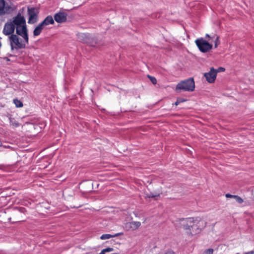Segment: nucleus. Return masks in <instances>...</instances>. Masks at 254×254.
<instances>
[{
  "label": "nucleus",
  "instance_id": "1",
  "mask_svg": "<svg viewBox=\"0 0 254 254\" xmlns=\"http://www.w3.org/2000/svg\"><path fill=\"white\" fill-rule=\"evenodd\" d=\"M16 34L8 36V41L11 50L25 49L29 44V37L26 24L16 27Z\"/></svg>",
  "mask_w": 254,
  "mask_h": 254
},
{
  "label": "nucleus",
  "instance_id": "2",
  "mask_svg": "<svg viewBox=\"0 0 254 254\" xmlns=\"http://www.w3.org/2000/svg\"><path fill=\"white\" fill-rule=\"evenodd\" d=\"M180 227L185 230L188 235L193 236L199 233L206 223L200 219L188 218L180 219Z\"/></svg>",
  "mask_w": 254,
  "mask_h": 254
},
{
  "label": "nucleus",
  "instance_id": "3",
  "mask_svg": "<svg viewBox=\"0 0 254 254\" xmlns=\"http://www.w3.org/2000/svg\"><path fill=\"white\" fill-rule=\"evenodd\" d=\"M195 88V83L193 78H189L180 82L176 87V91L181 92L183 91H193Z\"/></svg>",
  "mask_w": 254,
  "mask_h": 254
},
{
  "label": "nucleus",
  "instance_id": "4",
  "mask_svg": "<svg viewBox=\"0 0 254 254\" xmlns=\"http://www.w3.org/2000/svg\"><path fill=\"white\" fill-rule=\"evenodd\" d=\"M195 43L199 51L202 53H206L212 48V45L209 43L203 38L197 39Z\"/></svg>",
  "mask_w": 254,
  "mask_h": 254
},
{
  "label": "nucleus",
  "instance_id": "5",
  "mask_svg": "<svg viewBox=\"0 0 254 254\" xmlns=\"http://www.w3.org/2000/svg\"><path fill=\"white\" fill-rule=\"evenodd\" d=\"M39 9L36 7H28L27 14L29 16L28 23L33 24L37 21Z\"/></svg>",
  "mask_w": 254,
  "mask_h": 254
},
{
  "label": "nucleus",
  "instance_id": "6",
  "mask_svg": "<svg viewBox=\"0 0 254 254\" xmlns=\"http://www.w3.org/2000/svg\"><path fill=\"white\" fill-rule=\"evenodd\" d=\"M13 11V9L9 5H6L4 0H0V16L6 14H9Z\"/></svg>",
  "mask_w": 254,
  "mask_h": 254
},
{
  "label": "nucleus",
  "instance_id": "7",
  "mask_svg": "<svg viewBox=\"0 0 254 254\" xmlns=\"http://www.w3.org/2000/svg\"><path fill=\"white\" fill-rule=\"evenodd\" d=\"M16 27L11 21L7 22L4 24L2 32L5 35L10 36L14 35L13 33Z\"/></svg>",
  "mask_w": 254,
  "mask_h": 254
},
{
  "label": "nucleus",
  "instance_id": "8",
  "mask_svg": "<svg viewBox=\"0 0 254 254\" xmlns=\"http://www.w3.org/2000/svg\"><path fill=\"white\" fill-rule=\"evenodd\" d=\"M15 27L17 26H22L23 24H26V20L24 16L21 15V13H18L17 15L13 17L12 20L11 21Z\"/></svg>",
  "mask_w": 254,
  "mask_h": 254
},
{
  "label": "nucleus",
  "instance_id": "9",
  "mask_svg": "<svg viewBox=\"0 0 254 254\" xmlns=\"http://www.w3.org/2000/svg\"><path fill=\"white\" fill-rule=\"evenodd\" d=\"M206 80L210 83H213L216 78L217 71L214 67L210 68V70L209 72H206L204 74Z\"/></svg>",
  "mask_w": 254,
  "mask_h": 254
},
{
  "label": "nucleus",
  "instance_id": "10",
  "mask_svg": "<svg viewBox=\"0 0 254 254\" xmlns=\"http://www.w3.org/2000/svg\"><path fill=\"white\" fill-rule=\"evenodd\" d=\"M67 14L64 11H59L54 15V19L58 23H64L67 20Z\"/></svg>",
  "mask_w": 254,
  "mask_h": 254
},
{
  "label": "nucleus",
  "instance_id": "11",
  "mask_svg": "<svg viewBox=\"0 0 254 254\" xmlns=\"http://www.w3.org/2000/svg\"><path fill=\"white\" fill-rule=\"evenodd\" d=\"M141 223L138 221H132L127 223L125 224V228L127 230H135L139 228Z\"/></svg>",
  "mask_w": 254,
  "mask_h": 254
},
{
  "label": "nucleus",
  "instance_id": "12",
  "mask_svg": "<svg viewBox=\"0 0 254 254\" xmlns=\"http://www.w3.org/2000/svg\"><path fill=\"white\" fill-rule=\"evenodd\" d=\"M54 22L53 17L51 15H48L41 23L45 27L49 25V24H54Z\"/></svg>",
  "mask_w": 254,
  "mask_h": 254
},
{
  "label": "nucleus",
  "instance_id": "13",
  "mask_svg": "<svg viewBox=\"0 0 254 254\" xmlns=\"http://www.w3.org/2000/svg\"><path fill=\"white\" fill-rule=\"evenodd\" d=\"M44 28V26L43 25H42L41 23H39L34 29L33 31V35L34 36H37L39 35Z\"/></svg>",
  "mask_w": 254,
  "mask_h": 254
},
{
  "label": "nucleus",
  "instance_id": "14",
  "mask_svg": "<svg viewBox=\"0 0 254 254\" xmlns=\"http://www.w3.org/2000/svg\"><path fill=\"white\" fill-rule=\"evenodd\" d=\"M226 197L227 198H233V199H235L240 204H241L243 202V199L240 196L236 195H232L229 193H227L225 195Z\"/></svg>",
  "mask_w": 254,
  "mask_h": 254
},
{
  "label": "nucleus",
  "instance_id": "15",
  "mask_svg": "<svg viewBox=\"0 0 254 254\" xmlns=\"http://www.w3.org/2000/svg\"><path fill=\"white\" fill-rule=\"evenodd\" d=\"M122 234V233H118V234H115L114 235H111L110 234H103V235H102L101 236L100 239H102V240L108 239H110L111 238H113V237H117V236H120Z\"/></svg>",
  "mask_w": 254,
  "mask_h": 254
},
{
  "label": "nucleus",
  "instance_id": "16",
  "mask_svg": "<svg viewBox=\"0 0 254 254\" xmlns=\"http://www.w3.org/2000/svg\"><path fill=\"white\" fill-rule=\"evenodd\" d=\"M159 196H160V194L159 193L150 192L149 193L146 194L145 197H148V198H153V197H158Z\"/></svg>",
  "mask_w": 254,
  "mask_h": 254
},
{
  "label": "nucleus",
  "instance_id": "17",
  "mask_svg": "<svg viewBox=\"0 0 254 254\" xmlns=\"http://www.w3.org/2000/svg\"><path fill=\"white\" fill-rule=\"evenodd\" d=\"M13 103L15 105L16 107L17 108H20L23 107V103L20 100L18 99H14Z\"/></svg>",
  "mask_w": 254,
  "mask_h": 254
},
{
  "label": "nucleus",
  "instance_id": "18",
  "mask_svg": "<svg viewBox=\"0 0 254 254\" xmlns=\"http://www.w3.org/2000/svg\"><path fill=\"white\" fill-rule=\"evenodd\" d=\"M10 124L14 127H17L20 125V124L14 119H10Z\"/></svg>",
  "mask_w": 254,
  "mask_h": 254
},
{
  "label": "nucleus",
  "instance_id": "19",
  "mask_svg": "<svg viewBox=\"0 0 254 254\" xmlns=\"http://www.w3.org/2000/svg\"><path fill=\"white\" fill-rule=\"evenodd\" d=\"M212 38H214L215 39V41H214V43H215V48H217L218 45L220 44V41H219V36L216 35H214L212 37Z\"/></svg>",
  "mask_w": 254,
  "mask_h": 254
},
{
  "label": "nucleus",
  "instance_id": "20",
  "mask_svg": "<svg viewBox=\"0 0 254 254\" xmlns=\"http://www.w3.org/2000/svg\"><path fill=\"white\" fill-rule=\"evenodd\" d=\"M147 77L153 84H156L157 83V80L154 77L150 76L149 75H148Z\"/></svg>",
  "mask_w": 254,
  "mask_h": 254
},
{
  "label": "nucleus",
  "instance_id": "21",
  "mask_svg": "<svg viewBox=\"0 0 254 254\" xmlns=\"http://www.w3.org/2000/svg\"><path fill=\"white\" fill-rule=\"evenodd\" d=\"M86 37H87V35L85 34L82 33L79 35V39H80L81 40H83L84 42L87 43L88 40L87 39H85V40L84 39V38Z\"/></svg>",
  "mask_w": 254,
  "mask_h": 254
},
{
  "label": "nucleus",
  "instance_id": "22",
  "mask_svg": "<svg viewBox=\"0 0 254 254\" xmlns=\"http://www.w3.org/2000/svg\"><path fill=\"white\" fill-rule=\"evenodd\" d=\"M213 253V249H208L206 250L203 254H212Z\"/></svg>",
  "mask_w": 254,
  "mask_h": 254
},
{
  "label": "nucleus",
  "instance_id": "23",
  "mask_svg": "<svg viewBox=\"0 0 254 254\" xmlns=\"http://www.w3.org/2000/svg\"><path fill=\"white\" fill-rule=\"evenodd\" d=\"M186 100L183 99H182V98H178L177 101H176V102L175 103V105L176 106H177L180 103H182V102H183L184 101H185Z\"/></svg>",
  "mask_w": 254,
  "mask_h": 254
},
{
  "label": "nucleus",
  "instance_id": "24",
  "mask_svg": "<svg viewBox=\"0 0 254 254\" xmlns=\"http://www.w3.org/2000/svg\"><path fill=\"white\" fill-rule=\"evenodd\" d=\"M114 250V249L112 248H106V249H103L102 251L104 252V253H107V252H112Z\"/></svg>",
  "mask_w": 254,
  "mask_h": 254
},
{
  "label": "nucleus",
  "instance_id": "25",
  "mask_svg": "<svg viewBox=\"0 0 254 254\" xmlns=\"http://www.w3.org/2000/svg\"><path fill=\"white\" fill-rule=\"evenodd\" d=\"M224 71H225V68L223 67H219L218 68V69L216 70L217 73L218 72Z\"/></svg>",
  "mask_w": 254,
  "mask_h": 254
},
{
  "label": "nucleus",
  "instance_id": "26",
  "mask_svg": "<svg viewBox=\"0 0 254 254\" xmlns=\"http://www.w3.org/2000/svg\"><path fill=\"white\" fill-rule=\"evenodd\" d=\"M206 37H208V38H212L211 37H210V35L208 34H207L206 35Z\"/></svg>",
  "mask_w": 254,
  "mask_h": 254
},
{
  "label": "nucleus",
  "instance_id": "27",
  "mask_svg": "<svg viewBox=\"0 0 254 254\" xmlns=\"http://www.w3.org/2000/svg\"><path fill=\"white\" fill-rule=\"evenodd\" d=\"M99 254H105V253H104L103 251H102Z\"/></svg>",
  "mask_w": 254,
  "mask_h": 254
},
{
  "label": "nucleus",
  "instance_id": "28",
  "mask_svg": "<svg viewBox=\"0 0 254 254\" xmlns=\"http://www.w3.org/2000/svg\"><path fill=\"white\" fill-rule=\"evenodd\" d=\"M1 42H0V48L1 47Z\"/></svg>",
  "mask_w": 254,
  "mask_h": 254
},
{
  "label": "nucleus",
  "instance_id": "29",
  "mask_svg": "<svg viewBox=\"0 0 254 254\" xmlns=\"http://www.w3.org/2000/svg\"><path fill=\"white\" fill-rule=\"evenodd\" d=\"M117 254V253H114V254Z\"/></svg>",
  "mask_w": 254,
  "mask_h": 254
}]
</instances>
